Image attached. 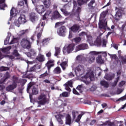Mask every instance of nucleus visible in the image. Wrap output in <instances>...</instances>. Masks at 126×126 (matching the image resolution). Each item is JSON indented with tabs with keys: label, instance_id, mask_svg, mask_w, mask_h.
<instances>
[{
	"label": "nucleus",
	"instance_id": "obj_1",
	"mask_svg": "<svg viewBox=\"0 0 126 126\" xmlns=\"http://www.w3.org/2000/svg\"><path fill=\"white\" fill-rule=\"evenodd\" d=\"M108 12H109V10L106 9L101 13L98 22V27L99 29H104V30H106V26H107L106 16H107V15L108 14Z\"/></svg>",
	"mask_w": 126,
	"mask_h": 126
},
{
	"label": "nucleus",
	"instance_id": "obj_2",
	"mask_svg": "<svg viewBox=\"0 0 126 126\" xmlns=\"http://www.w3.org/2000/svg\"><path fill=\"white\" fill-rule=\"evenodd\" d=\"M35 35H32L30 39L32 40L31 42L28 38H24L22 39L21 42V45L24 49H26L27 50H30L31 49V47H32V43H34V41H35Z\"/></svg>",
	"mask_w": 126,
	"mask_h": 126
},
{
	"label": "nucleus",
	"instance_id": "obj_3",
	"mask_svg": "<svg viewBox=\"0 0 126 126\" xmlns=\"http://www.w3.org/2000/svg\"><path fill=\"white\" fill-rule=\"evenodd\" d=\"M124 126V121H116V122H111L110 121H106L103 124L99 125L97 126Z\"/></svg>",
	"mask_w": 126,
	"mask_h": 126
},
{
	"label": "nucleus",
	"instance_id": "obj_4",
	"mask_svg": "<svg viewBox=\"0 0 126 126\" xmlns=\"http://www.w3.org/2000/svg\"><path fill=\"white\" fill-rule=\"evenodd\" d=\"M27 21L25 15L21 14L18 19V20L15 22V25L18 27H19L20 24H24V23H26Z\"/></svg>",
	"mask_w": 126,
	"mask_h": 126
},
{
	"label": "nucleus",
	"instance_id": "obj_5",
	"mask_svg": "<svg viewBox=\"0 0 126 126\" xmlns=\"http://www.w3.org/2000/svg\"><path fill=\"white\" fill-rule=\"evenodd\" d=\"M115 10H117V12L115 15L114 19L115 20L119 21L121 17H122V14L124 12V10L117 7H115Z\"/></svg>",
	"mask_w": 126,
	"mask_h": 126
},
{
	"label": "nucleus",
	"instance_id": "obj_6",
	"mask_svg": "<svg viewBox=\"0 0 126 126\" xmlns=\"http://www.w3.org/2000/svg\"><path fill=\"white\" fill-rule=\"evenodd\" d=\"M75 47V44L73 43L70 44L67 46L66 48L65 47L63 48V53H64L66 50L67 54H70V53H71V52H72V51L74 50Z\"/></svg>",
	"mask_w": 126,
	"mask_h": 126
},
{
	"label": "nucleus",
	"instance_id": "obj_7",
	"mask_svg": "<svg viewBox=\"0 0 126 126\" xmlns=\"http://www.w3.org/2000/svg\"><path fill=\"white\" fill-rule=\"evenodd\" d=\"M99 53L96 51H91L90 52V57L89 58V63H92L95 61V56L98 55Z\"/></svg>",
	"mask_w": 126,
	"mask_h": 126
},
{
	"label": "nucleus",
	"instance_id": "obj_8",
	"mask_svg": "<svg viewBox=\"0 0 126 126\" xmlns=\"http://www.w3.org/2000/svg\"><path fill=\"white\" fill-rule=\"evenodd\" d=\"M75 72H78L80 75L83 74L85 70H84V66L82 65H78L76 68H75Z\"/></svg>",
	"mask_w": 126,
	"mask_h": 126
},
{
	"label": "nucleus",
	"instance_id": "obj_9",
	"mask_svg": "<svg viewBox=\"0 0 126 126\" xmlns=\"http://www.w3.org/2000/svg\"><path fill=\"white\" fill-rule=\"evenodd\" d=\"M36 11L39 14H42L45 12L46 9H45V7L43 5H37L35 7Z\"/></svg>",
	"mask_w": 126,
	"mask_h": 126
},
{
	"label": "nucleus",
	"instance_id": "obj_10",
	"mask_svg": "<svg viewBox=\"0 0 126 126\" xmlns=\"http://www.w3.org/2000/svg\"><path fill=\"white\" fill-rule=\"evenodd\" d=\"M73 83L71 81H68L65 84L63 85V86L65 87V89L68 92H71V89L70 88L73 87L72 86Z\"/></svg>",
	"mask_w": 126,
	"mask_h": 126
},
{
	"label": "nucleus",
	"instance_id": "obj_11",
	"mask_svg": "<svg viewBox=\"0 0 126 126\" xmlns=\"http://www.w3.org/2000/svg\"><path fill=\"white\" fill-rule=\"evenodd\" d=\"M66 30V28H65V27L62 26L58 29L57 33L60 36H64V33H65Z\"/></svg>",
	"mask_w": 126,
	"mask_h": 126
},
{
	"label": "nucleus",
	"instance_id": "obj_12",
	"mask_svg": "<svg viewBox=\"0 0 126 126\" xmlns=\"http://www.w3.org/2000/svg\"><path fill=\"white\" fill-rule=\"evenodd\" d=\"M54 63H55L54 60H49L46 63L45 65L47 67L48 71H50V70H51V68L53 67V66L55 65Z\"/></svg>",
	"mask_w": 126,
	"mask_h": 126
},
{
	"label": "nucleus",
	"instance_id": "obj_13",
	"mask_svg": "<svg viewBox=\"0 0 126 126\" xmlns=\"http://www.w3.org/2000/svg\"><path fill=\"white\" fill-rule=\"evenodd\" d=\"M88 48V45L85 43L81 44L76 47V52H78V51H80L81 50H86Z\"/></svg>",
	"mask_w": 126,
	"mask_h": 126
},
{
	"label": "nucleus",
	"instance_id": "obj_14",
	"mask_svg": "<svg viewBox=\"0 0 126 126\" xmlns=\"http://www.w3.org/2000/svg\"><path fill=\"white\" fill-rule=\"evenodd\" d=\"M45 26V23L40 22L38 24V25L36 27V30L38 32H41V33H43V30L44 29V27Z\"/></svg>",
	"mask_w": 126,
	"mask_h": 126
},
{
	"label": "nucleus",
	"instance_id": "obj_15",
	"mask_svg": "<svg viewBox=\"0 0 126 126\" xmlns=\"http://www.w3.org/2000/svg\"><path fill=\"white\" fill-rule=\"evenodd\" d=\"M30 19L32 22L34 23L36 22V21H37L38 19V16L36 15L35 13L32 12L30 15Z\"/></svg>",
	"mask_w": 126,
	"mask_h": 126
},
{
	"label": "nucleus",
	"instance_id": "obj_16",
	"mask_svg": "<svg viewBox=\"0 0 126 126\" xmlns=\"http://www.w3.org/2000/svg\"><path fill=\"white\" fill-rule=\"evenodd\" d=\"M71 31L74 32V33H76L80 29V26L77 24H75L70 28Z\"/></svg>",
	"mask_w": 126,
	"mask_h": 126
},
{
	"label": "nucleus",
	"instance_id": "obj_17",
	"mask_svg": "<svg viewBox=\"0 0 126 126\" xmlns=\"http://www.w3.org/2000/svg\"><path fill=\"white\" fill-rule=\"evenodd\" d=\"M42 2H43V4L46 8H49L51 6V4L52 3L51 0H41Z\"/></svg>",
	"mask_w": 126,
	"mask_h": 126
},
{
	"label": "nucleus",
	"instance_id": "obj_18",
	"mask_svg": "<svg viewBox=\"0 0 126 126\" xmlns=\"http://www.w3.org/2000/svg\"><path fill=\"white\" fill-rule=\"evenodd\" d=\"M38 104L42 105H45V104H49V100L46 97H44L43 99L38 101Z\"/></svg>",
	"mask_w": 126,
	"mask_h": 126
},
{
	"label": "nucleus",
	"instance_id": "obj_19",
	"mask_svg": "<svg viewBox=\"0 0 126 126\" xmlns=\"http://www.w3.org/2000/svg\"><path fill=\"white\" fill-rule=\"evenodd\" d=\"M96 1L95 0H91L88 5L90 9H94L95 8Z\"/></svg>",
	"mask_w": 126,
	"mask_h": 126
},
{
	"label": "nucleus",
	"instance_id": "obj_20",
	"mask_svg": "<svg viewBox=\"0 0 126 126\" xmlns=\"http://www.w3.org/2000/svg\"><path fill=\"white\" fill-rule=\"evenodd\" d=\"M111 29L108 27H106V29H107V30H108V31H110V32H108L107 34L106 35L107 37H109V35H111V34L114 33V30L115 29V26L112 25L111 26Z\"/></svg>",
	"mask_w": 126,
	"mask_h": 126
},
{
	"label": "nucleus",
	"instance_id": "obj_21",
	"mask_svg": "<svg viewBox=\"0 0 126 126\" xmlns=\"http://www.w3.org/2000/svg\"><path fill=\"white\" fill-rule=\"evenodd\" d=\"M20 83V81L18 77L13 76V80H12V84L14 85H16V87H17V84Z\"/></svg>",
	"mask_w": 126,
	"mask_h": 126
},
{
	"label": "nucleus",
	"instance_id": "obj_22",
	"mask_svg": "<svg viewBox=\"0 0 126 126\" xmlns=\"http://www.w3.org/2000/svg\"><path fill=\"white\" fill-rule=\"evenodd\" d=\"M16 87H16V85L12 84L11 85H9L7 87H6V91L9 92V91H12V90H14Z\"/></svg>",
	"mask_w": 126,
	"mask_h": 126
},
{
	"label": "nucleus",
	"instance_id": "obj_23",
	"mask_svg": "<svg viewBox=\"0 0 126 126\" xmlns=\"http://www.w3.org/2000/svg\"><path fill=\"white\" fill-rule=\"evenodd\" d=\"M37 61L39 62V63H43V62H45V56L42 54H39L36 58Z\"/></svg>",
	"mask_w": 126,
	"mask_h": 126
},
{
	"label": "nucleus",
	"instance_id": "obj_24",
	"mask_svg": "<svg viewBox=\"0 0 126 126\" xmlns=\"http://www.w3.org/2000/svg\"><path fill=\"white\" fill-rule=\"evenodd\" d=\"M104 78L106 80H112L115 78V74L106 75L104 76Z\"/></svg>",
	"mask_w": 126,
	"mask_h": 126
},
{
	"label": "nucleus",
	"instance_id": "obj_25",
	"mask_svg": "<svg viewBox=\"0 0 126 126\" xmlns=\"http://www.w3.org/2000/svg\"><path fill=\"white\" fill-rule=\"evenodd\" d=\"M53 17L56 19H58V18H62V15H61L58 11H55L53 12Z\"/></svg>",
	"mask_w": 126,
	"mask_h": 126
},
{
	"label": "nucleus",
	"instance_id": "obj_26",
	"mask_svg": "<svg viewBox=\"0 0 126 126\" xmlns=\"http://www.w3.org/2000/svg\"><path fill=\"white\" fill-rule=\"evenodd\" d=\"M54 74H60L62 73V69L60 66L56 67L53 70Z\"/></svg>",
	"mask_w": 126,
	"mask_h": 126
},
{
	"label": "nucleus",
	"instance_id": "obj_27",
	"mask_svg": "<svg viewBox=\"0 0 126 126\" xmlns=\"http://www.w3.org/2000/svg\"><path fill=\"white\" fill-rule=\"evenodd\" d=\"M65 124L66 125H69V126L71 125V117L69 114L66 117Z\"/></svg>",
	"mask_w": 126,
	"mask_h": 126
},
{
	"label": "nucleus",
	"instance_id": "obj_28",
	"mask_svg": "<svg viewBox=\"0 0 126 126\" xmlns=\"http://www.w3.org/2000/svg\"><path fill=\"white\" fill-rule=\"evenodd\" d=\"M100 84V85L104 87V88H108V87H109V83L105 80L101 81Z\"/></svg>",
	"mask_w": 126,
	"mask_h": 126
},
{
	"label": "nucleus",
	"instance_id": "obj_29",
	"mask_svg": "<svg viewBox=\"0 0 126 126\" xmlns=\"http://www.w3.org/2000/svg\"><path fill=\"white\" fill-rule=\"evenodd\" d=\"M35 86V83L34 82H31L29 84H28L27 91V92H29L30 89H31L32 87H34Z\"/></svg>",
	"mask_w": 126,
	"mask_h": 126
},
{
	"label": "nucleus",
	"instance_id": "obj_30",
	"mask_svg": "<svg viewBox=\"0 0 126 126\" xmlns=\"http://www.w3.org/2000/svg\"><path fill=\"white\" fill-rule=\"evenodd\" d=\"M47 76H49V73L46 71L45 73L39 75V78H40V79H45Z\"/></svg>",
	"mask_w": 126,
	"mask_h": 126
},
{
	"label": "nucleus",
	"instance_id": "obj_31",
	"mask_svg": "<svg viewBox=\"0 0 126 126\" xmlns=\"http://www.w3.org/2000/svg\"><path fill=\"white\" fill-rule=\"evenodd\" d=\"M60 65L61 66V67L63 69V70H65L66 69V66H67V62H63L61 63L60 64Z\"/></svg>",
	"mask_w": 126,
	"mask_h": 126
},
{
	"label": "nucleus",
	"instance_id": "obj_32",
	"mask_svg": "<svg viewBox=\"0 0 126 126\" xmlns=\"http://www.w3.org/2000/svg\"><path fill=\"white\" fill-rule=\"evenodd\" d=\"M94 43L95 45L97 46V47H100V46H101V44H102V39H101L100 37H97Z\"/></svg>",
	"mask_w": 126,
	"mask_h": 126
},
{
	"label": "nucleus",
	"instance_id": "obj_33",
	"mask_svg": "<svg viewBox=\"0 0 126 126\" xmlns=\"http://www.w3.org/2000/svg\"><path fill=\"white\" fill-rule=\"evenodd\" d=\"M49 41H50V38H44L42 40L41 43L43 46H47V45L49 44Z\"/></svg>",
	"mask_w": 126,
	"mask_h": 126
},
{
	"label": "nucleus",
	"instance_id": "obj_34",
	"mask_svg": "<svg viewBox=\"0 0 126 126\" xmlns=\"http://www.w3.org/2000/svg\"><path fill=\"white\" fill-rule=\"evenodd\" d=\"M96 63H100L101 64L104 63V60L102 59V57L98 56L96 58Z\"/></svg>",
	"mask_w": 126,
	"mask_h": 126
},
{
	"label": "nucleus",
	"instance_id": "obj_35",
	"mask_svg": "<svg viewBox=\"0 0 126 126\" xmlns=\"http://www.w3.org/2000/svg\"><path fill=\"white\" fill-rule=\"evenodd\" d=\"M57 122H58L59 125H63V121L62 120V118H61L60 116H56Z\"/></svg>",
	"mask_w": 126,
	"mask_h": 126
},
{
	"label": "nucleus",
	"instance_id": "obj_36",
	"mask_svg": "<svg viewBox=\"0 0 126 126\" xmlns=\"http://www.w3.org/2000/svg\"><path fill=\"white\" fill-rule=\"evenodd\" d=\"M84 60V57L81 56H78L76 57V60L77 62L79 63H82V62H83Z\"/></svg>",
	"mask_w": 126,
	"mask_h": 126
},
{
	"label": "nucleus",
	"instance_id": "obj_37",
	"mask_svg": "<svg viewBox=\"0 0 126 126\" xmlns=\"http://www.w3.org/2000/svg\"><path fill=\"white\" fill-rule=\"evenodd\" d=\"M5 2V0H0V9H3L4 7H5V6L6 5L5 4H3Z\"/></svg>",
	"mask_w": 126,
	"mask_h": 126
},
{
	"label": "nucleus",
	"instance_id": "obj_38",
	"mask_svg": "<svg viewBox=\"0 0 126 126\" xmlns=\"http://www.w3.org/2000/svg\"><path fill=\"white\" fill-rule=\"evenodd\" d=\"M32 95H37L38 94V89L36 88V86H33L32 89Z\"/></svg>",
	"mask_w": 126,
	"mask_h": 126
},
{
	"label": "nucleus",
	"instance_id": "obj_39",
	"mask_svg": "<svg viewBox=\"0 0 126 126\" xmlns=\"http://www.w3.org/2000/svg\"><path fill=\"white\" fill-rule=\"evenodd\" d=\"M10 50H11V46H10L2 48L1 49V52H2V53H6L8 52V51H10Z\"/></svg>",
	"mask_w": 126,
	"mask_h": 126
},
{
	"label": "nucleus",
	"instance_id": "obj_40",
	"mask_svg": "<svg viewBox=\"0 0 126 126\" xmlns=\"http://www.w3.org/2000/svg\"><path fill=\"white\" fill-rule=\"evenodd\" d=\"M60 53H61V48H60V47H55V53L54 54V56L55 57H58V56L60 55Z\"/></svg>",
	"mask_w": 126,
	"mask_h": 126
},
{
	"label": "nucleus",
	"instance_id": "obj_41",
	"mask_svg": "<svg viewBox=\"0 0 126 126\" xmlns=\"http://www.w3.org/2000/svg\"><path fill=\"white\" fill-rule=\"evenodd\" d=\"M21 36H23V35H26V34H28L29 33V30L28 29L23 30L21 31Z\"/></svg>",
	"mask_w": 126,
	"mask_h": 126
},
{
	"label": "nucleus",
	"instance_id": "obj_42",
	"mask_svg": "<svg viewBox=\"0 0 126 126\" xmlns=\"http://www.w3.org/2000/svg\"><path fill=\"white\" fill-rule=\"evenodd\" d=\"M89 77L91 81H94V80H95V77H94V73L93 71H92L89 74Z\"/></svg>",
	"mask_w": 126,
	"mask_h": 126
},
{
	"label": "nucleus",
	"instance_id": "obj_43",
	"mask_svg": "<svg viewBox=\"0 0 126 126\" xmlns=\"http://www.w3.org/2000/svg\"><path fill=\"white\" fill-rule=\"evenodd\" d=\"M30 52H31L28 53V55H29L30 57H32V56H35V55H36V52L34 51V49H31Z\"/></svg>",
	"mask_w": 126,
	"mask_h": 126
},
{
	"label": "nucleus",
	"instance_id": "obj_44",
	"mask_svg": "<svg viewBox=\"0 0 126 126\" xmlns=\"http://www.w3.org/2000/svg\"><path fill=\"white\" fill-rule=\"evenodd\" d=\"M6 70H9V67L3 66L0 67V71H6Z\"/></svg>",
	"mask_w": 126,
	"mask_h": 126
},
{
	"label": "nucleus",
	"instance_id": "obj_45",
	"mask_svg": "<svg viewBox=\"0 0 126 126\" xmlns=\"http://www.w3.org/2000/svg\"><path fill=\"white\" fill-rule=\"evenodd\" d=\"M76 114L77 115L78 114V111H76L75 110H73L72 111V115L73 120H75V118H76Z\"/></svg>",
	"mask_w": 126,
	"mask_h": 126
},
{
	"label": "nucleus",
	"instance_id": "obj_46",
	"mask_svg": "<svg viewBox=\"0 0 126 126\" xmlns=\"http://www.w3.org/2000/svg\"><path fill=\"white\" fill-rule=\"evenodd\" d=\"M83 87V85H79L76 87L77 90L79 91L80 93H82L83 91H82V88Z\"/></svg>",
	"mask_w": 126,
	"mask_h": 126
},
{
	"label": "nucleus",
	"instance_id": "obj_47",
	"mask_svg": "<svg viewBox=\"0 0 126 126\" xmlns=\"http://www.w3.org/2000/svg\"><path fill=\"white\" fill-rule=\"evenodd\" d=\"M12 55H13V56H14L15 57H19V56H20V55L18 53V51L16 49H15L13 51V52L12 53Z\"/></svg>",
	"mask_w": 126,
	"mask_h": 126
},
{
	"label": "nucleus",
	"instance_id": "obj_48",
	"mask_svg": "<svg viewBox=\"0 0 126 126\" xmlns=\"http://www.w3.org/2000/svg\"><path fill=\"white\" fill-rule=\"evenodd\" d=\"M60 97H68V93L66 92H63L60 94Z\"/></svg>",
	"mask_w": 126,
	"mask_h": 126
},
{
	"label": "nucleus",
	"instance_id": "obj_49",
	"mask_svg": "<svg viewBox=\"0 0 126 126\" xmlns=\"http://www.w3.org/2000/svg\"><path fill=\"white\" fill-rule=\"evenodd\" d=\"M4 78L5 79H8V78H10V74L9 73V72H6L4 75V76H3Z\"/></svg>",
	"mask_w": 126,
	"mask_h": 126
},
{
	"label": "nucleus",
	"instance_id": "obj_50",
	"mask_svg": "<svg viewBox=\"0 0 126 126\" xmlns=\"http://www.w3.org/2000/svg\"><path fill=\"white\" fill-rule=\"evenodd\" d=\"M126 100V94L125 95L119 98L117 100H116V102H119V101H125Z\"/></svg>",
	"mask_w": 126,
	"mask_h": 126
},
{
	"label": "nucleus",
	"instance_id": "obj_51",
	"mask_svg": "<svg viewBox=\"0 0 126 126\" xmlns=\"http://www.w3.org/2000/svg\"><path fill=\"white\" fill-rule=\"evenodd\" d=\"M27 82V80L24 79H21L20 80V83L22 84V85L24 86L25 84Z\"/></svg>",
	"mask_w": 126,
	"mask_h": 126
},
{
	"label": "nucleus",
	"instance_id": "obj_52",
	"mask_svg": "<svg viewBox=\"0 0 126 126\" xmlns=\"http://www.w3.org/2000/svg\"><path fill=\"white\" fill-rule=\"evenodd\" d=\"M119 80H120V76H118L117 78H116L115 81L112 84V86H116V85L118 84V82H119Z\"/></svg>",
	"mask_w": 126,
	"mask_h": 126
},
{
	"label": "nucleus",
	"instance_id": "obj_53",
	"mask_svg": "<svg viewBox=\"0 0 126 126\" xmlns=\"http://www.w3.org/2000/svg\"><path fill=\"white\" fill-rule=\"evenodd\" d=\"M42 36V32H39L38 33H37V39L38 40H37V44H39V40H40V39H41V37Z\"/></svg>",
	"mask_w": 126,
	"mask_h": 126
},
{
	"label": "nucleus",
	"instance_id": "obj_54",
	"mask_svg": "<svg viewBox=\"0 0 126 126\" xmlns=\"http://www.w3.org/2000/svg\"><path fill=\"white\" fill-rule=\"evenodd\" d=\"M108 42V40L107 39H103L102 40V47L104 48H106L107 46V43Z\"/></svg>",
	"mask_w": 126,
	"mask_h": 126
},
{
	"label": "nucleus",
	"instance_id": "obj_55",
	"mask_svg": "<svg viewBox=\"0 0 126 126\" xmlns=\"http://www.w3.org/2000/svg\"><path fill=\"white\" fill-rule=\"evenodd\" d=\"M74 41L75 43H79L80 41H81V38L78 37H76L74 38Z\"/></svg>",
	"mask_w": 126,
	"mask_h": 126
},
{
	"label": "nucleus",
	"instance_id": "obj_56",
	"mask_svg": "<svg viewBox=\"0 0 126 126\" xmlns=\"http://www.w3.org/2000/svg\"><path fill=\"white\" fill-rule=\"evenodd\" d=\"M15 43H17V38H14L10 42V44H15Z\"/></svg>",
	"mask_w": 126,
	"mask_h": 126
},
{
	"label": "nucleus",
	"instance_id": "obj_57",
	"mask_svg": "<svg viewBox=\"0 0 126 126\" xmlns=\"http://www.w3.org/2000/svg\"><path fill=\"white\" fill-rule=\"evenodd\" d=\"M97 89V87L95 86H93L92 87L90 88V91H92V92H94L95 90Z\"/></svg>",
	"mask_w": 126,
	"mask_h": 126
},
{
	"label": "nucleus",
	"instance_id": "obj_58",
	"mask_svg": "<svg viewBox=\"0 0 126 126\" xmlns=\"http://www.w3.org/2000/svg\"><path fill=\"white\" fill-rule=\"evenodd\" d=\"M14 10H15V9L14 7H12L10 10V16H13V15H14Z\"/></svg>",
	"mask_w": 126,
	"mask_h": 126
},
{
	"label": "nucleus",
	"instance_id": "obj_59",
	"mask_svg": "<svg viewBox=\"0 0 126 126\" xmlns=\"http://www.w3.org/2000/svg\"><path fill=\"white\" fill-rule=\"evenodd\" d=\"M122 63H126V56L122 57Z\"/></svg>",
	"mask_w": 126,
	"mask_h": 126
},
{
	"label": "nucleus",
	"instance_id": "obj_60",
	"mask_svg": "<svg viewBox=\"0 0 126 126\" xmlns=\"http://www.w3.org/2000/svg\"><path fill=\"white\" fill-rule=\"evenodd\" d=\"M125 84H126V82L125 81H122L121 82H120L119 86L120 87H122V86H124Z\"/></svg>",
	"mask_w": 126,
	"mask_h": 126
},
{
	"label": "nucleus",
	"instance_id": "obj_61",
	"mask_svg": "<svg viewBox=\"0 0 126 126\" xmlns=\"http://www.w3.org/2000/svg\"><path fill=\"white\" fill-rule=\"evenodd\" d=\"M78 3L79 5H82L84 4V0H78Z\"/></svg>",
	"mask_w": 126,
	"mask_h": 126
},
{
	"label": "nucleus",
	"instance_id": "obj_62",
	"mask_svg": "<svg viewBox=\"0 0 126 126\" xmlns=\"http://www.w3.org/2000/svg\"><path fill=\"white\" fill-rule=\"evenodd\" d=\"M73 93L75 94V95H80L79 93L74 88L73 89Z\"/></svg>",
	"mask_w": 126,
	"mask_h": 126
},
{
	"label": "nucleus",
	"instance_id": "obj_63",
	"mask_svg": "<svg viewBox=\"0 0 126 126\" xmlns=\"http://www.w3.org/2000/svg\"><path fill=\"white\" fill-rule=\"evenodd\" d=\"M18 5L23 6V5H24V1H23V0L19 1H18Z\"/></svg>",
	"mask_w": 126,
	"mask_h": 126
},
{
	"label": "nucleus",
	"instance_id": "obj_64",
	"mask_svg": "<svg viewBox=\"0 0 126 126\" xmlns=\"http://www.w3.org/2000/svg\"><path fill=\"white\" fill-rule=\"evenodd\" d=\"M6 80V79H5L4 77H3V78L0 80V84H2L3 83H4Z\"/></svg>",
	"mask_w": 126,
	"mask_h": 126
}]
</instances>
